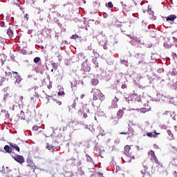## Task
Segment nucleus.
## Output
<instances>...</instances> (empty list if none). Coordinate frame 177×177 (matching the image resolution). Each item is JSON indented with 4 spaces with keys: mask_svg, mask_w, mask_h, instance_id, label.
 Listing matches in <instances>:
<instances>
[{
    "mask_svg": "<svg viewBox=\"0 0 177 177\" xmlns=\"http://www.w3.org/2000/svg\"><path fill=\"white\" fill-rule=\"evenodd\" d=\"M82 1H83L84 3H86V1L82 0Z\"/></svg>",
    "mask_w": 177,
    "mask_h": 177,
    "instance_id": "47",
    "label": "nucleus"
},
{
    "mask_svg": "<svg viewBox=\"0 0 177 177\" xmlns=\"http://www.w3.org/2000/svg\"><path fill=\"white\" fill-rule=\"evenodd\" d=\"M0 26L1 27H6V26L5 25V21H0Z\"/></svg>",
    "mask_w": 177,
    "mask_h": 177,
    "instance_id": "32",
    "label": "nucleus"
},
{
    "mask_svg": "<svg viewBox=\"0 0 177 177\" xmlns=\"http://www.w3.org/2000/svg\"><path fill=\"white\" fill-rule=\"evenodd\" d=\"M37 127H34L33 129H37Z\"/></svg>",
    "mask_w": 177,
    "mask_h": 177,
    "instance_id": "49",
    "label": "nucleus"
},
{
    "mask_svg": "<svg viewBox=\"0 0 177 177\" xmlns=\"http://www.w3.org/2000/svg\"><path fill=\"white\" fill-rule=\"evenodd\" d=\"M63 95H64V91L58 92V96H63Z\"/></svg>",
    "mask_w": 177,
    "mask_h": 177,
    "instance_id": "34",
    "label": "nucleus"
},
{
    "mask_svg": "<svg viewBox=\"0 0 177 177\" xmlns=\"http://www.w3.org/2000/svg\"><path fill=\"white\" fill-rule=\"evenodd\" d=\"M28 34H31V31L29 30V31L28 32Z\"/></svg>",
    "mask_w": 177,
    "mask_h": 177,
    "instance_id": "48",
    "label": "nucleus"
},
{
    "mask_svg": "<svg viewBox=\"0 0 177 177\" xmlns=\"http://www.w3.org/2000/svg\"><path fill=\"white\" fill-rule=\"evenodd\" d=\"M47 88H48V89H52V84H49L48 86H47Z\"/></svg>",
    "mask_w": 177,
    "mask_h": 177,
    "instance_id": "35",
    "label": "nucleus"
},
{
    "mask_svg": "<svg viewBox=\"0 0 177 177\" xmlns=\"http://www.w3.org/2000/svg\"><path fill=\"white\" fill-rule=\"evenodd\" d=\"M1 63L2 64H3L5 63V61L1 59Z\"/></svg>",
    "mask_w": 177,
    "mask_h": 177,
    "instance_id": "46",
    "label": "nucleus"
},
{
    "mask_svg": "<svg viewBox=\"0 0 177 177\" xmlns=\"http://www.w3.org/2000/svg\"><path fill=\"white\" fill-rule=\"evenodd\" d=\"M9 145L10 146V147H12V149H15L17 151H18L19 153L20 151V147H19V146L13 142H8Z\"/></svg>",
    "mask_w": 177,
    "mask_h": 177,
    "instance_id": "10",
    "label": "nucleus"
},
{
    "mask_svg": "<svg viewBox=\"0 0 177 177\" xmlns=\"http://www.w3.org/2000/svg\"><path fill=\"white\" fill-rule=\"evenodd\" d=\"M75 106H77L76 103H73L72 105L69 106V111H72L73 109H75Z\"/></svg>",
    "mask_w": 177,
    "mask_h": 177,
    "instance_id": "25",
    "label": "nucleus"
},
{
    "mask_svg": "<svg viewBox=\"0 0 177 177\" xmlns=\"http://www.w3.org/2000/svg\"><path fill=\"white\" fill-rule=\"evenodd\" d=\"M104 100V95L99 89H95L93 92V100Z\"/></svg>",
    "mask_w": 177,
    "mask_h": 177,
    "instance_id": "2",
    "label": "nucleus"
},
{
    "mask_svg": "<svg viewBox=\"0 0 177 177\" xmlns=\"http://www.w3.org/2000/svg\"><path fill=\"white\" fill-rule=\"evenodd\" d=\"M80 37L78 35H73L71 37V39H77V38H79Z\"/></svg>",
    "mask_w": 177,
    "mask_h": 177,
    "instance_id": "31",
    "label": "nucleus"
},
{
    "mask_svg": "<svg viewBox=\"0 0 177 177\" xmlns=\"http://www.w3.org/2000/svg\"><path fill=\"white\" fill-rule=\"evenodd\" d=\"M114 5H113V3L111 1H109L108 3V8H113Z\"/></svg>",
    "mask_w": 177,
    "mask_h": 177,
    "instance_id": "33",
    "label": "nucleus"
},
{
    "mask_svg": "<svg viewBox=\"0 0 177 177\" xmlns=\"http://www.w3.org/2000/svg\"><path fill=\"white\" fill-rule=\"evenodd\" d=\"M93 53L94 54V56H95V57H99V52L97 51V50H93Z\"/></svg>",
    "mask_w": 177,
    "mask_h": 177,
    "instance_id": "26",
    "label": "nucleus"
},
{
    "mask_svg": "<svg viewBox=\"0 0 177 177\" xmlns=\"http://www.w3.org/2000/svg\"><path fill=\"white\" fill-rule=\"evenodd\" d=\"M83 70L86 72H89L91 71V67L86 66H83Z\"/></svg>",
    "mask_w": 177,
    "mask_h": 177,
    "instance_id": "24",
    "label": "nucleus"
},
{
    "mask_svg": "<svg viewBox=\"0 0 177 177\" xmlns=\"http://www.w3.org/2000/svg\"><path fill=\"white\" fill-rule=\"evenodd\" d=\"M157 135H160V133H155V134L153 135V133H147V136H148L149 138H157Z\"/></svg>",
    "mask_w": 177,
    "mask_h": 177,
    "instance_id": "15",
    "label": "nucleus"
},
{
    "mask_svg": "<svg viewBox=\"0 0 177 177\" xmlns=\"http://www.w3.org/2000/svg\"><path fill=\"white\" fill-rule=\"evenodd\" d=\"M26 162L28 164L27 167H30L32 169H33V172H35V169H37V166H35V163H34V160L32 159L28 158L26 160Z\"/></svg>",
    "mask_w": 177,
    "mask_h": 177,
    "instance_id": "5",
    "label": "nucleus"
},
{
    "mask_svg": "<svg viewBox=\"0 0 177 177\" xmlns=\"http://www.w3.org/2000/svg\"><path fill=\"white\" fill-rule=\"evenodd\" d=\"M92 177H104V176H103V174L100 172H96L95 174L92 176Z\"/></svg>",
    "mask_w": 177,
    "mask_h": 177,
    "instance_id": "22",
    "label": "nucleus"
},
{
    "mask_svg": "<svg viewBox=\"0 0 177 177\" xmlns=\"http://www.w3.org/2000/svg\"><path fill=\"white\" fill-rule=\"evenodd\" d=\"M25 17L26 18V20H28V19L30 18V15L28 14H26L25 15Z\"/></svg>",
    "mask_w": 177,
    "mask_h": 177,
    "instance_id": "37",
    "label": "nucleus"
},
{
    "mask_svg": "<svg viewBox=\"0 0 177 177\" xmlns=\"http://www.w3.org/2000/svg\"><path fill=\"white\" fill-rule=\"evenodd\" d=\"M18 97H19V101H18V103H23V95H19V96H18Z\"/></svg>",
    "mask_w": 177,
    "mask_h": 177,
    "instance_id": "30",
    "label": "nucleus"
},
{
    "mask_svg": "<svg viewBox=\"0 0 177 177\" xmlns=\"http://www.w3.org/2000/svg\"><path fill=\"white\" fill-rule=\"evenodd\" d=\"M5 74H6V75H8V72L6 71V72H5Z\"/></svg>",
    "mask_w": 177,
    "mask_h": 177,
    "instance_id": "50",
    "label": "nucleus"
},
{
    "mask_svg": "<svg viewBox=\"0 0 177 177\" xmlns=\"http://www.w3.org/2000/svg\"><path fill=\"white\" fill-rule=\"evenodd\" d=\"M115 107H118L117 103L115 102V106H113L114 109H115Z\"/></svg>",
    "mask_w": 177,
    "mask_h": 177,
    "instance_id": "45",
    "label": "nucleus"
},
{
    "mask_svg": "<svg viewBox=\"0 0 177 177\" xmlns=\"http://www.w3.org/2000/svg\"><path fill=\"white\" fill-rule=\"evenodd\" d=\"M34 63H39L41 62V58L39 57H36L33 59Z\"/></svg>",
    "mask_w": 177,
    "mask_h": 177,
    "instance_id": "23",
    "label": "nucleus"
},
{
    "mask_svg": "<svg viewBox=\"0 0 177 177\" xmlns=\"http://www.w3.org/2000/svg\"><path fill=\"white\" fill-rule=\"evenodd\" d=\"M19 120H26V116L24 115V111H21L20 113L17 115Z\"/></svg>",
    "mask_w": 177,
    "mask_h": 177,
    "instance_id": "11",
    "label": "nucleus"
},
{
    "mask_svg": "<svg viewBox=\"0 0 177 177\" xmlns=\"http://www.w3.org/2000/svg\"><path fill=\"white\" fill-rule=\"evenodd\" d=\"M167 132L169 138H174V133H172V131H171V130H167Z\"/></svg>",
    "mask_w": 177,
    "mask_h": 177,
    "instance_id": "28",
    "label": "nucleus"
},
{
    "mask_svg": "<svg viewBox=\"0 0 177 177\" xmlns=\"http://www.w3.org/2000/svg\"><path fill=\"white\" fill-rule=\"evenodd\" d=\"M6 81V77L3 76L0 77V85H3V82Z\"/></svg>",
    "mask_w": 177,
    "mask_h": 177,
    "instance_id": "21",
    "label": "nucleus"
},
{
    "mask_svg": "<svg viewBox=\"0 0 177 177\" xmlns=\"http://www.w3.org/2000/svg\"><path fill=\"white\" fill-rule=\"evenodd\" d=\"M9 74L12 75L13 78H15V84H20V82H21V76L20 75V74H19V73L12 71L9 72Z\"/></svg>",
    "mask_w": 177,
    "mask_h": 177,
    "instance_id": "3",
    "label": "nucleus"
},
{
    "mask_svg": "<svg viewBox=\"0 0 177 177\" xmlns=\"http://www.w3.org/2000/svg\"><path fill=\"white\" fill-rule=\"evenodd\" d=\"M124 162H131L132 161V158H131V155H126L124 158Z\"/></svg>",
    "mask_w": 177,
    "mask_h": 177,
    "instance_id": "13",
    "label": "nucleus"
},
{
    "mask_svg": "<svg viewBox=\"0 0 177 177\" xmlns=\"http://www.w3.org/2000/svg\"><path fill=\"white\" fill-rule=\"evenodd\" d=\"M141 174L143 177H151V174L149 171V167L144 165V169L141 170Z\"/></svg>",
    "mask_w": 177,
    "mask_h": 177,
    "instance_id": "4",
    "label": "nucleus"
},
{
    "mask_svg": "<svg viewBox=\"0 0 177 177\" xmlns=\"http://www.w3.org/2000/svg\"><path fill=\"white\" fill-rule=\"evenodd\" d=\"M46 149H47V150H53V149H55V146L49 143H47L46 146Z\"/></svg>",
    "mask_w": 177,
    "mask_h": 177,
    "instance_id": "19",
    "label": "nucleus"
},
{
    "mask_svg": "<svg viewBox=\"0 0 177 177\" xmlns=\"http://www.w3.org/2000/svg\"><path fill=\"white\" fill-rule=\"evenodd\" d=\"M104 17H106V15H104Z\"/></svg>",
    "mask_w": 177,
    "mask_h": 177,
    "instance_id": "53",
    "label": "nucleus"
},
{
    "mask_svg": "<svg viewBox=\"0 0 177 177\" xmlns=\"http://www.w3.org/2000/svg\"><path fill=\"white\" fill-rule=\"evenodd\" d=\"M124 153L125 156H131V146L129 145L124 146Z\"/></svg>",
    "mask_w": 177,
    "mask_h": 177,
    "instance_id": "8",
    "label": "nucleus"
},
{
    "mask_svg": "<svg viewBox=\"0 0 177 177\" xmlns=\"http://www.w3.org/2000/svg\"><path fill=\"white\" fill-rule=\"evenodd\" d=\"M153 20H156L157 17L156 16L152 17Z\"/></svg>",
    "mask_w": 177,
    "mask_h": 177,
    "instance_id": "44",
    "label": "nucleus"
},
{
    "mask_svg": "<svg viewBox=\"0 0 177 177\" xmlns=\"http://www.w3.org/2000/svg\"><path fill=\"white\" fill-rule=\"evenodd\" d=\"M91 84L93 86H96L99 84V80L97 79H91Z\"/></svg>",
    "mask_w": 177,
    "mask_h": 177,
    "instance_id": "17",
    "label": "nucleus"
},
{
    "mask_svg": "<svg viewBox=\"0 0 177 177\" xmlns=\"http://www.w3.org/2000/svg\"><path fill=\"white\" fill-rule=\"evenodd\" d=\"M139 64H140V63H146V62L145 61V59H142V61H139Z\"/></svg>",
    "mask_w": 177,
    "mask_h": 177,
    "instance_id": "38",
    "label": "nucleus"
},
{
    "mask_svg": "<svg viewBox=\"0 0 177 177\" xmlns=\"http://www.w3.org/2000/svg\"><path fill=\"white\" fill-rule=\"evenodd\" d=\"M53 102L57 103V104H58V106H62V101H59V100H58L57 99H53Z\"/></svg>",
    "mask_w": 177,
    "mask_h": 177,
    "instance_id": "27",
    "label": "nucleus"
},
{
    "mask_svg": "<svg viewBox=\"0 0 177 177\" xmlns=\"http://www.w3.org/2000/svg\"><path fill=\"white\" fill-rule=\"evenodd\" d=\"M121 88L122 89H125V88H127V84H122Z\"/></svg>",
    "mask_w": 177,
    "mask_h": 177,
    "instance_id": "36",
    "label": "nucleus"
},
{
    "mask_svg": "<svg viewBox=\"0 0 177 177\" xmlns=\"http://www.w3.org/2000/svg\"><path fill=\"white\" fill-rule=\"evenodd\" d=\"M120 135H127L128 138H131V136H133V129L129 126L127 127V131L121 132Z\"/></svg>",
    "mask_w": 177,
    "mask_h": 177,
    "instance_id": "6",
    "label": "nucleus"
},
{
    "mask_svg": "<svg viewBox=\"0 0 177 177\" xmlns=\"http://www.w3.org/2000/svg\"><path fill=\"white\" fill-rule=\"evenodd\" d=\"M93 6L95 8H97V7L100 6V3L99 1H95V2H93Z\"/></svg>",
    "mask_w": 177,
    "mask_h": 177,
    "instance_id": "29",
    "label": "nucleus"
},
{
    "mask_svg": "<svg viewBox=\"0 0 177 177\" xmlns=\"http://www.w3.org/2000/svg\"><path fill=\"white\" fill-rule=\"evenodd\" d=\"M124 115V110L120 109L117 113V117L118 118H122Z\"/></svg>",
    "mask_w": 177,
    "mask_h": 177,
    "instance_id": "14",
    "label": "nucleus"
},
{
    "mask_svg": "<svg viewBox=\"0 0 177 177\" xmlns=\"http://www.w3.org/2000/svg\"><path fill=\"white\" fill-rule=\"evenodd\" d=\"M165 113H166V114H167V113H169V112H168V111H166Z\"/></svg>",
    "mask_w": 177,
    "mask_h": 177,
    "instance_id": "51",
    "label": "nucleus"
},
{
    "mask_svg": "<svg viewBox=\"0 0 177 177\" xmlns=\"http://www.w3.org/2000/svg\"><path fill=\"white\" fill-rule=\"evenodd\" d=\"M7 34L10 38H13V30H12V28H9L7 30Z\"/></svg>",
    "mask_w": 177,
    "mask_h": 177,
    "instance_id": "12",
    "label": "nucleus"
},
{
    "mask_svg": "<svg viewBox=\"0 0 177 177\" xmlns=\"http://www.w3.org/2000/svg\"><path fill=\"white\" fill-rule=\"evenodd\" d=\"M176 17V15H170L168 17H166V20L167 21H175Z\"/></svg>",
    "mask_w": 177,
    "mask_h": 177,
    "instance_id": "9",
    "label": "nucleus"
},
{
    "mask_svg": "<svg viewBox=\"0 0 177 177\" xmlns=\"http://www.w3.org/2000/svg\"><path fill=\"white\" fill-rule=\"evenodd\" d=\"M123 6L126 8V9L132 8V3L131 1H127V4H123Z\"/></svg>",
    "mask_w": 177,
    "mask_h": 177,
    "instance_id": "16",
    "label": "nucleus"
},
{
    "mask_svg": "<svg viewBox=\"0 0 177 177\" xmlns=\"http://www.w3.org/2000/svg\"><path fill=\"white\" fill-rule=\"evenodd\" d=\"M83 117L84 118H86V117H88V115L86 113H84Z\"/></svg>",
    "mask_w": 177,
    "mask_h": 177,
    "instance_id": "43",
    "label": "nucleus"
},
{
    "mask_svg": "<svg viewBox=\"0 0 177 177\" xmlns=\"http://www.w3.org/2000/svg\"><path fill=\"white\" fill-rule=\"evenodd\" d=\"M104 17H106V15H104Z\"/></svg>",
    "mask_w": 177,
    "mask_h": 177,
    "instance_id": "52",
    "label": "nucleus"
},
{
    "mask_svg": "<svg viewBox=\"0 0 177 177\" xmlns=\"http://www.w3.org/2000/svg\"><path fill=\"white\" fill-rule=\"evenodd\" d=\"M176 100H177V98L174 97L169 99L170 103H171V104H174V106L176 105Z\"/></svg>",
    "mask_w": 177,
    "mask_h": 177,
    "instance_id": "18",
    "label": "nucleus"
},
{
    "mask_svg": "<svg viewBox=\"0 0 177 177\" xmlns=\"http://www.w3.org/2000/svg\"><path fill=\"white\" fill-rule=\"evenodd\" d=\"M13 158L19 164H23V162H24V157L21 155H15Z\"/></svg>",
    "mask_w": 177,
    "mask_h": 177,
    "instance_id": "7",
    "label": "nucleus"
},
{
    "mask_svg": "<svg viewBox=\"0 0 177 177\" xmlns=\"http://www.w3.org/2000/svg\"><path fill=\"white\" fill-rule=\"evenodd\" d=\"M120 81H121V79H117L116 84H120Z\"/></svg>",
    "mask_w": 177,
    "mask_h": 177,
    "instance_id": "42",
    "label": "nucleus"
},
{
    "mask_svg": "<svg viewBox=\"0 0 177 177\" xmlns=\"http://www.w3.org/2000/svg\"><path fill=\"white\" fill-rule=\"evenodd\" d=\"M115 102H118V98L115 97V100L113 101V103H115Z\"/></svg>",
    "mask_w": 177,
    "mask_h": 177,
    "instance_id": "39",
    "label": "nucleus"
},
{
    "mask_svg": "<svg viewBox=\"0 0 177 177\" xmlns=\"http://www.w3.org/2000/svg\"><path fill=\"white\" fill-rule=\"evenodd\" d=\"M85 97V94H82L80 96V99H84Z\"/></svg>",
    "mask_w": 177,
    "mask_h": 177,
    "instance_id": "40",
    "label": "nucleus"
},
{
    "mask_svg": "<svg viewBox=\"0 0 177 177\" xmlns=\"http://www.w3.org/2000/svg\"><path fill=\"white\" fill-rule=\"evenodd\" d=\"M7 97H8V94H5V95H4L3 100H6Z\"/></svg>",
    "mask_w": 177,
    "mask_h": 177,
    "instance_id": "41",
    "label": "nucleus"
},
{
    "mask_svg": "<svg viewBox=\"0 0 177 177\" xmlns=\"http://www.w3.org/2000/svg\"><path fill=\"white\" fill-rule=\"evenodd\" d=\"M148 156L151 161H154V162L156 163L158 165L162 167V164L160 163V160H158V158H157V156H156V153H154V151H149L148 152Z\"/></svg>",
    "mask_w": 177,
    "mask_h": 177,
    "instance_id": "1",
    "label": "nucleus"
},
{
    "mask_svg": "<svg viewBox=\"0 0 177 177\" xmlns=\"http://www.w3.org/2000/svg\"><path fill=\"white\" fill-rule=\"evenodd\" d=\"M4 150L6 151V153H10L12 151V147H10L9 145H6L4 147Z\"/></svg>",
    "mask_w": 177,
    "mask_h": 177,
    "instance_id": "20",
    "label": "nucleus"
}]
</instances>
